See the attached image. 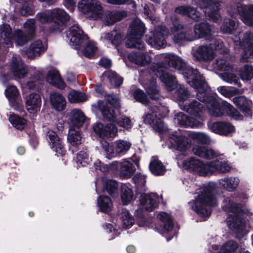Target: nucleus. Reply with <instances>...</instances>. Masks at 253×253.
<instances>
[{
	"instance_id": "f257e3e1",
	"label": "nucleus",
	"mask_w": 253,
	"mask_h": 253,
	"mask_svg": "<svg viewBox=\"0 0 253 253\" xmlns=\"http://www.w3.org/2000/svg\"><path fill=\"white\" fill-rule=\"evenodd\" d=\"M166 65L172 66L179 70L187 82L192 87L197 90V96L198 99L206 105L208 110L211 115L220 117L226 110L228 115L235 120H240L243 118L240 113L226 101H222L219 104L214 96L209 95V88L207 84L203 83L202 76L197 70L186 67L185 63L179 57L171 53H163L158 56Z\"/></svg>"
},
{
	"instance_id": "f03ea898",
	"label": "nucleus",
	"mask_w": 253,
	"mask_h": 253,
	"mask_svg": "<svg viewBox=\"0 0 253 253\" xmlns=\"http://www.w3.org/2000/svg\"><path fill=\"white\" fill-rule=\"evenodd\" d=\"M171 18L173 26L171 32L173 35V40L175 43H179L183 40L193 41L195 39L205 38L207 40L212 39V35L214 32L212 25L207 22H201L194 25L193 33L187 26L179 23L177 19Z\"/></svg>"
},
{
	"instance_id": "7ed1b4c3",
	"label": "nucleus",
	"mask_w": 253,
	"mask_h": 253,
	"mask_svg": "<svg viewBox=\"0 0 253 253\" xmlns=\"http://www.w3.org/2000/svg\"><path fill=\"white\" fill-rule=\"evenodd\" d=\"M222 208L228 214L226 223L229 228L236 234L238 238L247 234L246 214L243 212L240 206L237 205L232 198H226L223 200Z\"/></svg>"
},
{
	"instance_id": "20e7f679",
	"label": "nucleus",
	"mask_w": 253,
	"mask_h": 253,
	"mask_svg": "<svg viewBox=\"0 0 253 253\" xmlns=\"http://www.w3.org/2000/svg\"><path fill=\"white\" fill-rule=\"evenodd\" d=\"M92 107L95 109L99 110L104 119L114 123L115 126L128 130L132 127V124L130 119L124 116L118 118L116 111L118 110L119 105L118 100L112 97H108L105 101L94 103Z\"/></svg>"
},
{
	"instance_id": "39448f33",
	"label": "nucleus",
	"mask_w": 253,
	"mask_h": 253,
	"mask_svg": "<svg viewBox=\"0 0 253 253\" xmlns=\"http://www.w3.org/2000/svg\"><path fill=\"white\" fill-rule=\"evenodd\" d=\"M194 100L188 105L179 104L181 109L189 113L191 117L183 113L175 115L174 122L175 124L191 128L198 127L203 125L202 114L205 108L203 103Z\"/></svg>"
},
{
	"instance_id": "423d86ee",
	"label": "nucleus",
	"mask_w": 253,
	"mask_h": 253,
	"mask_svg": "<svg viewBox=\"0 0 253 253\" xmlns=\"http://www.w3.org/2000/svg\"><path fill=\"white\" fill-rule=\"evenodd\" d=\"M215 186L213 183L199 188L197 192V197L193 201L192 209L201 217H208L211 211L208 208L217 204V199L214 195Z\"/></svg>"
},
{
	"instance_id": "0eeeda50",
	"label": "nucleus",
	"mask_w": 253,
	"mask_h": 253,
	"mask_svg": "<svg viewBox=\"0 0 253 253\" xmlns=\"http://www.w3.org/2000/svg\"><path fill=\"white\" fill-rule=\"evenodd\" d=\"M183 167L195 172L201 176L210 175L216 172H226L230 170V167L219 160L204 163L201 161L191 157L183 162Z\"/></svg>"
},
{
	"instance_id": "6e6552de",
	"label": "nucleus",
	"mask_w": 253,
	"mask_h": 253,
	"mask_svg": "<svg viewBox=\"0 0 253 253\" xmlns=\"http://www.w3.org/2000/svg\"><path fill=\"white\" fill-rule=\"evenodd\" d=\"M215 51L221 53H228V49L224 48L223 42L218 39H213L212 42L209 44L202 45L193 50L192 54L195 60L199 61H210L215 56Z\"/></svg>"
},
{
	"instance_id": "1a4fd4ad",
	"label": "nucleus",
	"mask_w": 253,
	"mask_h": 253,
	"mask_svg": "<svg viewBox=\"0 0 253 253\" xmlns=\"http://www.w3.org/2000/svg\"><path fill=\"white\" fill-rule=\"evenodd\" d=\"M145 31V27L141 21L139 19L133 20L130 24L127 33L126 42V47L143 48L144 43L141 41V38Z\"/></svg>"
},
{
	"instance_id": "9d476101",
	"label": "nucleus",
	"mask_w": 253,
	"mask_h": 253,
	"mask_svg": "<svg viewBox=\"0 0 253 253\" xmlns=\"http://www.w3.org/2000/svg\"><path fill=\"white\" fill-rule=\"evenodd\" d=\"M161 81L164 83L169 91H172L176 88L174 96L179 101V104H183V101L186 100L190 96L187 89L181 84H178L175 77L168 73H163L160 76Z\"/></svg>"
},
{
	"instance_id": "9b49d317",
	"label": "nucleus",
	"mask_w": 253,
	"mask_h": 253,
	"mask_svg": "<svg viewBox=\"0 0 253 253\" xmlns=\"http://www.w3.org/2000/svg\"><path fill=\"white\" fill-rule=\"evenodd\" d=\"M1 43L5 44L7 47L11 46L12 41L18 45H23L28 41V37L24 34L20 30L15 31L14 34L11 33V29L8 24H2L0 27Z\"/></svg>"
},
{
	"instance_id": "f8f14e48",
	"label": "nucleus",
	"mask_w": 253,
	"mask_h": 253,
	"mask_svg": "<svg viewBox=\"0 0 253 253\" xmlns=\"http://www.w3.org/2000/svg\"><path fill=\"white\" fill-rule=\"evenodd\" d=\"M213 67L215 69L221 72L219 74V77L224 81L241 86V84L239 82V78L234 73L232 65L227 60L219 58L213 63Z\"/></svg>"
},
{
	"instance_id": "ddd939ff",
	"label": "nucleus",
	"mask_w": 253,
	"mask_h": 253,
	"mask_svg": "<svg viewBox=\"0 0 253 253\" xmlns=\"http://www.w3.org/2000/svg\"><path fill=\"white\" fill-rule=\"evenodd\" d=\"M195 2L197 6L203 9L205 15L210 20L214 22L221 21L219 10L221 0H195Z\"/></svg>"
},
{
	"instance_id": "4468645a",
	"label": "nucleus",
	"mask_w": 253,
	"mask_h": 253,
	"mask_svg": "<svg viewBox=\"0 0 253 253\" xmlns=\"http://www.w3.org/2000/svg\"><path fill=\"white\" fill-rule=\"evenodd\" d=\"M236 45H239L242 49L240 59L242 62H251L253 61V34L250 32H247L240 34L238 40H234Z\"/></svg>"
},
{
	"instance_id": "2eb2a0df",
	"label": "nucleus",
	"mask_w": 253,
	"mask_h": 253,
	"mask_svg": "<svg viewBox=\"0 0 253 253\" xmlns=\"http://www.w3.org/2000/svg\"><path fill=\"white\" fill-rule=\"evenodd\" d=\"M78 8L86 17L94 20L102 18L104 14L102 6L97 0H82L78 3Z\"/></svg>"
},
{
	"instance_id": "dca6fc26",
	"label": "nucleus",
	"mask_w": 253,
	"mask_h": 253,
	"mask_svg": "<svg viewBox=\"0 0 253 253\" xmlns=\"http://www.w3.org/2000/svg\"><path fill=\"white\" fill-rule=\"evenodd\" d=\"M51 10L53 23L49 28V32L62 31L65 27L66 22L69 20L70 16L62 8H54Z\"/></svg>"
},
{
	"instance_id": "f3484780",
	"label": "nucleus",
	"mask_w": 253,
	"mask_h": 253,
	"mask_svg": "<svg viewBox=\"0 0 253 253\" xmlns=\"http://www.w3.org/2000/svg\"><path fill=\"white\" fill-rule=\"evenodd\" d=\"M66 37L70 44L76 49H79L80 45L87 40L78 24L71 26L66 32Z\"/></svg>"
},
{
	"instance_id": "a211bd4d",
	"label": "nucleus",
	"mask_w": 253,
	"mask_h": 253,
	"mask_svg": "<svg viewBox=\"0 0 253 253\" xmlns=\"http://www.w3.org/2000/svg\"><path fill=\"white\" fill-rule=\"evenodd\" d=\"M233 18L239 15L242 21L247 25L253 26V5H245L240 3L230 12Z\"/></svg>"
},
{
	"instance_id": "6ab92c4d",
	"label": "nucleus",
	"mask_w": 253,
	"mask_h": 253,
	"mask_svg": "<svg viewBox=\"0 0 253 253\" xmlns=\"http://www.w3.org/2000/svg\"><path fill=\"white\" fill-rule=\"evenodd\" d=\"M169 32L165 26L156 27L154 32L146 38L147 42L151 46L157 49L164 47L166 44L165 38Z\"/></svg>"
},
{
	"instance_id": "aec40b11",
	"label": "nucleus",
	"mask_w": 253,
	"mask_h": 253,
	"mask_svg": "<svg viewBox=\"0 0 253 253\" xmlns=\"http://www.w3.org/2000/svg\"><path fill=\"white\" fill-rule=\"evenodd\" d=\"M169 139L171 147L183 154L186 153L191 148V141L188 135L186 136L182 135L172 134Z\"/></svg>"
},
{
	"instance_id": "412c9836",
	"label": "nucleus",
	"mask_w": 253,
	"mask_h": 253,
	"mask_svg": "<svg viewBox=\"0 0 253 253\" xmlns=\"http://www.w3.org/2000/svg\"><path fill=\"white\" fill-rule=\"evenodd\" d=\"M93 129L96 135L103 139L114 138L118 132L116 126L111 124L105 125L101 123H96L93 126Z\"/></svg>"
},
{
	"instance_id": "4be33fe9",
	"label": "nucleus",
	"mask_w": 253,
	"mask_h": 253,
	"mask_svg": "<svg viewBox=\"0 0 253 253\" xmlns=\"http://www.w3.org/2000/svg\"><path fill=\"white\" fill-rule=\"evenodd\" d=\"M163 202L162 196L156 193L142 194L139 199L140 206L142 209L151 211L153 210L158 203Z\"/></svg>"
},
{
	"instance_id": "5701e85b",
	"label": "nucleus",
	"mask_w": 253,
	"mask_h": 253,
	"mask_svg": "<svg viewBox=\"0 0 253 253\" xmlns=\"http://www.w3.org/2000/svg\"><path fill=\"white\" fill-rule=\"evenodd\" d=\"M10 70L14 76L18 79L24 78L28 73L27 66L23 63L21 58L16 55L12 57Z\"/></svg>"
},
{
	"instance_id": "b1692460",
	"label": "nucleus",
	"mask_w": 253,
	"mask_h": 253,
	"mask_svg": "<svg viewBox=\"0 0 253 253\" xmlns=\"http://www.w3.org/2000/svg\"><path fill=\"white\" fill-rule=\"evenodd\" d=\"M46 137L51 148L58 156H63L65 154V149L62 144L61 139L53 131L50 130L47 132Z\"/></svg>"
},
{
	"instance_id": "393cba45",
	"label": "nucleus",
	"mask_w": 253,
	"mask_h": 253,
	"mask_svg": "<svg viewBox=\"0 0 253 253\" xmlns=\"http://www.w3.org/2000/svg\"><path fill=\"white\" fill-rule=\"evenodd\" d=\"M211 130L216 133L227 135L235 132V127L227 122H215L208 124Z\"/></svg>"
},
{
	"instance_id": "a878e982",
	"label": "nucleus",
	"mask_w": 253,
	"mask_h": 253,
	"mask_svg": "<svg viewBox=\"0 0 253 253\" xmlns=\"http://www.w3.org/2000/svg\"><path fill=\"white\" fill-rule=\"evenodd\" d=\"M41 105L40 95L37 93L30 94L26 98V107L31 114H35L40 111Z\"/></svg>"
},
{
	"instance_id": "bb28decb",
	"label": "nucleus",
	"mask_w": 253,
	"mask_h": 253,
	"mask_svg": "<svg viewBox=\"0 0 253 253\" xmlns=\"http://www.w3.org/2000/svg\"><path fill=\"white\" fill-rule=\"evenodd\" d=\"M174 11L176 14L186 16L196 21L200 20L201 18V13L196 8L191 6H179L175 9Z\"/></svg>"
},
{
	"instance_id": "cd10ccee",
	"label": "nucleus",
	"mask_w": 253,
	"mask_h": 253,
	"mask_svg": "<svg viewBox=\"0 0 253 253\" xmlns=\"http://www.w3.org/2000/svg\"><path fill=\"white\" fill-rule=\"evenodd\" d=\"M194 154L205 159H211L216 158L217 154L212 149L207 147L195 145L192 148Z\"/></svg>"
},
{
	"instance_id": "c85d7f7f",
	"label": "nucleus",
	"mask_w": 253,
	"mask_h": 253,
	"mask_svg": "<svg viewBox=\"0 0 253 253\" xmlns=\"http://www.w3.org/2000/svg\"><path fill=\"white\" fill-rule=\"evenodd\" d=\"M128 58L131 62L141 66L150 63L151 61V57L147 53L142 52L130 53Z\"/></svg>"
},
{
	"instance_id": "c756f323",
	"label": "nucleus",
	"mask_w": 253,
	"mask_h": 253,
	"mask_svg": "<svg viewBox=\"0 0 253 253\" xmlns=\"http://www.w3.org/2000/svg\"><path fill=\"white\" fill-rule=\"evenodd\" d=\"M70 119L72 125L70 127L79 129L85 121V116L80 109H75L70 113Z\"/></svg>"
},
{
	"instance_id": "7c9ffc66",
	"label": "nucleus",
	"mask_w": 253,
	"mask_h": 253,
	"mask_svg": "<svg viewBox=\"0 0 253 253\" xmlns=\"http://www.w3.org/2000/svg\"><path fill=\"white\" fill-rule=\"evenodd\" d=\"M126 16V13L124 11H108L105 12L104 16L101 18H103V21L106 25H111L121 20Z\"/></svg>"
},
{
	"instance_id": "2f4dec72",
	"label": "nucleus",
	"mask_w": 253,
	"mask_h": 253,
	"mask_svg": "<svg viewBox=\"0 0 253 253\" xmlns=\"http://www.w3.org/2000/svg\"><path fill=\"white\" fill-rule=\"evenodd\" d=\"M46 79L48 83L59 88L63 89L65 87V84L62 80L59 72L57 70L49 71L46 77Z\"/></svg>"
},
{
	"instance_id": "473e14b6",
	"label": "nucleus",
	"mask_w": 253,
	"mask_h": 253,
	"mask_svg": "<svg viewBox=\"0 0 253 253\" xmlns=\"http://www.w3.org/2000/svg\"><path fill=\"white\" fill-rule=\"evenodd\" d=\"M44 50V47L42 42L38 40L31 43L30 47L25 51V53L29 58L33 59Z\"/></svg>"
},
{
	"instance_id": "72a5a7b5",
	"label": "nucleus",
	"mask_w": 253,
	"mask_h": 253,
	"mask_svg": "<svg viewBox=\"0 0 253 253\" xmlns=\"http://www.w3.org/2000/svg\"><path fill=\"white\" fill-rule=\"evenodd\" d=\"M233 102L238 106L246 116L252 115L251 101L243 96L236 97L233 98Z\"/></svg>"
},
{
	"instance_id": "f704fd0d",
	"label": "nucleus",
	"mask_w": 253,
	"mask_h": 253,
	"mask_svg": "<svg viewBox=\"0 0 253 253\" xmlns=\"http://www.w3.org/2000/svg\"><path fill=\"white\" fill-rule=\"evenodd\" d=\"M50 101L53 108L57 111H62L66 107L65 98L57 92H53L50 95Z\"/></svg>"
},
{
	"instance_id": "c9c22d12",
	"label": "nucleus",
	"mask_w": 253,
	"mask_h": 253,
	"mask_svg": "<svg viewBox=\"0 0 253 253\" xmlns=\"http://www.w3.org/2000/svg\"><path fill=\"white\" fill-rule=\"evenodd\" d=\"M101 38L105 42L111 43L117 46L123 40V36L116 31L110 33H104L101 35Z\"/></svg>"
},
{
	"instance_id": "e433bc0d",
	"label": "nucleus",
	"mask_w": 253,
	"mask_h": 253,
	"mask_svg": "<svg viewBox=\"0 0 253 253\" xmlns=\"http://www.w3.org/2000/svg\"><path fill=\"white\" fill-rule=\"evenodd\" d=\"M135 171V169L132 163L126 160L121 162L120 172L125 178H129Z\"/></svg>"
},
{
	"instance_id": "4c0bfd02",
	"label": "nucleus",
	"mask_w": 253,
	"mask_h": 253,
	"mask_svg": "<svg viewBox=\"0 0 253 253\" xmlns=\"http://www.w3.org/2000/svg\"><path fill=\"white\" fill-rule=\"evenodd\" d=\"M192 140L202 144H209L211 139L209 135L203 132H191L188 134Z\"/></svg>"
},
{
	"instance_id": "58836bf2",
	"label": "nucleus",
	"mask_w": 253,
	"mask_h": 253,
	"mask_svg": "<svg viewBox=\"0 0 253 253\" xmlns=\"http://www.w3.org/2000/svg\"><path fill=\"white\" fill-rule=\"evenodd\" d=\"M97 205L100 211L103 212L108 213L113 209L112 202L108 196H100L97 199Z\"/></svg>"
},
{
	"instance_id": "ea45409f",
	"label": "nucleus",
	"mask_w": 253,
	"mask_h": 253,
	"mask_svg": "<svg viewBox=\"0 0 253 253\" xmlns=\"http://www.w3.org/2000/svg\"><path fill=\"white\" fill-rule=\"evenodd\" d=\"M149 169L152 173L156 175H163L166 171L165 167L162 163L155 157L152 158Z\"/></svg>"
},
{
	"instance_id": "a19ab883",
	"label": "nucleus",
	"mask_w": 253,
	"mask_h": 253,
	"mask_svg": "<svg viewBox=\"0 0 253 253\" xmlns=\"http://www.w3.org/2000/svg\"><path fill=\"white\" fill-rule=\"evenodd\" d=\"M143 119L145 123L152 125L154 127H157L159 131L163 130V123L160 119L157 118V115L154 112L148 113L143 117Z\"/></svg>"
},
{
	"instance_id": "79ce46f5",
	"label": "nucleus",
	"mask_w": 253,
	"mask_h": 253,
	"mask_svg": "<svg viewBox=\"0 0 253 253\" xmlns=\"http://www.w3.org/2000/svg\"><path fill=\"white\" fill-rule=\"evenodd\" d=\"M82 137L79 129L70 127L69 131L68 140L73 146H76L81 143Z\"/></svg>"
},
{
	"instance_id": "37998d69",
	"label": "nucleus",
	"mask_w": 253,
	"mask_h": 253,
	"mask_svg": "<svg viewBox=\"0 0 253 253\" xmlns=\"http://www.w3.org/2000/svg\"><path fill=\"white\" fill-rule=\"evenodd\" d=\"M238 23L234 19H225L220 27V30L223 34H231L236 29Z\"/></svg>"
},
{
	"instance_id": "c03bdc74",
	"label": "nucleus",
	"mask_w": 253,
	"mask_h": 253,
	"mask_svg": "<svg viewBox=\"0 0 253 253\" xmlns=\"http://www.w3.org/2000/svg\"><path fill=\"white\" fill-rule=\"evenodd\" d=\"M239 180L236 177L225 178L219 181L220 184L228 191L234 190L238 185Z\"/></svg>"
},
{
	"instance_id": "a18cd8bd",
	"label": "nucleus",
	"mask_w": 253,
	"mask_h": 253,
	"mask_svg": "<svg viewBox=\"0 0 253 253\" xmlns=\"http://www.w3.org/2000/svg\"><path fill=\"white\" fill-rule=\"evenodd\" d=\"M144 87L150 97L152 99H157L159 90L156 85L155 79L149 81L144 85Z\"/></svg>"
},
{
	"instance_id": "49530a36",
	"label": "nucleus",
	"mask_w": 253,
	"mask_h": 253,
	"mask_svg": "<svg viewBox=\"0 0 253 253\" xmlns=\"http://www.w3.org/2000/svg\"><path fill=\"white\" fill-rule=\"evenodd\" d=\"M238 74L242 80H251L253 78V67L251 65H245L239 70Z\"/></svg>"
},
{
	"instance_id": "de8ad7c7",
	"label": "nucleus",
	"mask_w": 253,
	"mask_h": 253,
	"mask_svg": "<svg viewBox=\"0 0 253 253\" xmlns=\"http://www.w3.org/2000/svg\"><path fill=\"white\" fill-rule=\"evenodd\" d=\"M103 190L106 191L112 197L116 196L118 194V183L112 179L106 180L103 185Z\"/></svg>"
},
{
	"instance_id": "09e8293b",
	"label": "nucleus",
	"mask_w": 253,
	"mask_h": 253,
	"mask_svg": "<svg viewBox=\"0 0 253 253\" xmlns=\"http://www.w3.org/2000/svg\"><path fill=\"white\" fill-rule=\"evenodd\" d=\"M158 218H159L163 223L164 229L165 231L168 232L171 230L173 228L172 220L169 215L165 212H161L158 215Z\"/></svg>"
},
{
	"instance_id": "8fccbe9b",
	"label": "nucleus",
	"mask_w": 253,
	"mask_h": 253,
	"mask_svg": "<svg viewBox=\"0 0 253 253\" xmlns=\"http://www.w3.org/2000/svg\"><path fill=\"white\" fill-rule=\"evenodd\" d=\"M115 152L118 154H124L129 149L131 144L123 140H118L114 142Z\"/></svg>"
},
{
	"instance_id": "3c124183",
	"label": "nucleus",
	"mask_w": 253,
	"mask_h": 253,
	"mask_svg": "<svg viewBox=\"0 0 253 253\" xmlns=\"http://www.w3.org/2000/svg\"><path fill=\"white\" fill-rule=\"evenodd\" d=\"M43 79V72L42 69L39 70L35 76H33L25 84V87L29 89H32L36 86Z\"/></svg>"
},
{
	"instance_id": "603ef678",
	"label": "nucleus",
	"mask_w": 253,
	"mask_h": 253,
	"mask_svg": "<svg viewBox=\"0 0 253 253\" xmlns=\"http://www.w3.org/2000/svg\"><path fill=\"white\" fill-rule=\"evenodd\" d=\"M68 98L71 103L84 102L87 99V96L85 94L75 90L70 91L68 94Z\"/></svg>"
},
{
	"instance_id": "864d4df0",
	"label": "nucleus",
	"mask_w": 253,
	"mask_h": 253,
	"mask_svg": "<svg viewBox=\"0 0 253 253\" xmlns=\"http://www.w3.org/2000/svg\"><path fill=\"white\" fill-rule=\"evenodd\" d=\"M5 93L10 103L14 105L16 102L19 95V92L16 86H9L6 89Z\"/></svg>"
},
{
	"instance_id": "5fc2aeb1",
	"label": "nucleus",
	"mask_w": 253,
	"mask_h": 253,
	"mask_svg": "<svg viewBox=\"0 0 253 253\" xmlns=\"http://www.w3.org/2000/svg\"><path fill=\"white\" fill-rule=\"evenodd\" d=\"M238 244L235 241L230 240L225 243L220 249V253H236Z\"/></svg>"
},
{
	"instance_id": "6e6d98bb",
	"label": "nucleus",
	"mask_w": 253,
	"mask_h": 253,
	"mask_svg": "<svg viewBox=\"0 0 253 253\" xmlns=\"http://www.w3.org/2000/svg\"><path fill=\"white\" fill-rule=\"evenodd\" d=\"M132 180L136 185L138 190H146V176L140 173H136L132 178Z\"/></svg>"
},
{
	"instance_id": "4d7b16f0",
	"label": "nucleus",
	"mask_w": 253,
	"mask_h": 253,
	"mask_svg": "<svg viewBox=\"0 0 253 253\" xmlns=\"http://www.w3.org/2000/svg\"><path fill=\"white\" fill-rule=\"evenodd\" d=\"M9 120L14 127L20 130L24 128L26 123L24 119L14 114L10 115Z\"/></svg>"
},
{
	"instance_id": "13d9d810",
	"label": "nucleus",
	"mask_w": 253,
	"mask_h": 253,
	"mask_svg": "<svg viewBox=\"0 0 253 253\" xmlns=\"http://www.w3.org/2000/svg\"><path fill=\"white\" fill-rule=\"evenodd\" d=\"M132 190L125 186L123 187L121 194V199L123 204L127 205L133 200Z\"/></svg>"
},
{
	"instance_id": "bf43d9fd",
	"label": "nucleus",
	"mask_w": 253,
	"mask_h": 253,
	"mask_svg": "<svg viewBox=\"0 0 253 253\" xmlns=\"http://www.w3.org/2000/svg\"><path fill=\"white\" fill-rule=\"evenodd\" d=\"M97 47L95 43L92 41H88L83 50V53L85 57L91 58L95 55Z\"/></svg>"
},
{
	"instance_id": "052dcab7",
	"label": "nucleus",
	"mask_w": 253,
	"mask_h": 253,
	"mask_svg": "<svg viewBox=\"0 0 253 253\" xmlns=\"http://www.w3.org/2000/svg\"><path fill=\"white\" fill-rule=\"evenodd\" d=\"M122 221L126 228H130L134 222L132 216L127 211H124L121 214Z\"/></svg>"
},
{
	"instance_id": "680f3d73",
	"label": "nucleus",
	"mask_w": 253,
	"mask_h": 253,
	"mask_svg": "<svg viewBox=\"0 0 253 253\" xmlns=\"http://www.w3.org/2000/svg\"><path fill=\"white\" fill-rule=\"evenodd\" d=\"M105 76L109 79L111 84L114 86H120L123 83V79L114 72L108 71L105 73Z\"/></svg>"
},
{
	"instance_id": "e2e57ef3",
	"label": "nucleus",
	"mask_w": 253,
	"mask_h": 253,
	"mask_svg": "<svg viewBox=\"0 0 253 253\" xmlns=\"http://www.w3.org/2000/svg\"><path fill=\"white\" fill-rule=\"evenodd\" d=\"M36 16L38 21L42 23L52 21L51 10L38 13Z\"/></svg>"
},
{
	"instance_id": "0e129e2a",
	"label": "nucleus",
	"mask_w": 253,
	"mask_h": 253,
	"mask_svg": "<svg viewBox=\"0 0 253 253\" xmlns=\"http://www.w3.org/2000/svg\"><path fill=\"white\" fill-rule=\"evenodd\" d=\"M217 90L223 96L228 98L234 96L238 91L237 89L228 88L224 86H221L218 87Z\"/></svg>"
},
{
	"instance_id": "69168bd1",
	"label": "nucleus",
	"mask_w": 253,
	"mask_h": 253,
	"mask_svg": "<svg viewBox=\"0 0 253 253\" xmlns=\"http://www.w3.org/2000/svg\"><path fill=\"white\" fill-rule=\"evenodd\" d=\"M89 158L85 151L80 152L77 155V162L83 166H85L89 162Z\"/></svg>"
},
{
	"instance_id": "338daca9",
	"label": "nucleus",
	"mask_w": 253,
	"mask_h": 253,
	"mask_svg": "<svg viewBox=\"0 0 253 253\" xmlns=\"http://www.w3.org/2000/svg\"><path fill=\"white\" fill-rule=\"evenodd\" d=\"M134 98L138 101L143 104H146L148 103V98L144 93L140 89H137L133 92Z\"/></svg>"
},
{
	"instance_id": "774afa93",
	"label": "nucleus",
	"mask_w": 253,
	"mask_h": 253,
	"mask_svg": "<svg viewBox=\"0 0 253 253\" xmlns=\"http://www.w3.org/2000/svg\"><path fill=\"white\" fill-rule=\"evenodd\" d=\"M103 148L106 153V157L108 159H111L117 154L115 152V146L113 147L109 143H105L103 145Z\"/></svg>"
}]
</instances>
